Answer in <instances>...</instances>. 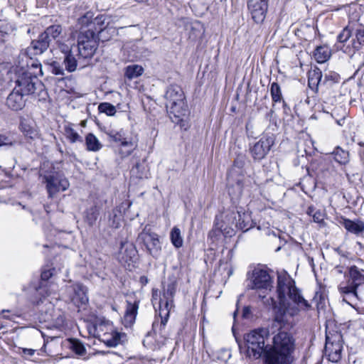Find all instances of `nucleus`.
Masks as SVG:
<instances>
[{"label": "nucleus", "instance_id": "f257e3e1", "mask_svg": "<svg viewBox=\"0 0 364 364\" xmlns=\"http://www.w3.org/2000/svg\"><path fill=\"white\" fill-rule=\"evenodd\" d=\"M269 333L267 328H261L245 335L247 356L255 360L262 358L263 364H294L296 343L293 336L280 331L272 337L271 344H266Z\"/></svg>", "mask_w": 364, "mask_h": 364}, {"label": "nucleus", "instance_id": "f03ea898", "mask_svg": "<svg viewBox=\"0 0 364 364\" xmlns=\"http://www.w3.org/2000/svg\"><path fill=\"white\" fill-rule=\"evenodd\" d=\"M277 299L280 306H284L283 313L277 315L273 324L279 325L287 322V316L299 315L300 311H307L311 308V304L304 299L301 291L296 287L295 281L289 275L279 274L277 277Z\"/></svg>", "mask_w": 364, "mask_h": 364}, {"label": "nucleus", "instance_id": "7ed1b4c3", "mask_svg": "<svg viewBox=\"0 0 364 364\" xmlns=\"http://www.w3.org/2000/svg\"><path fill=\"white\" fill-rule=\"evenodd\" d=\"M102 18V16H97L95 18L92 23L94 26H98V28H95V31L92 28H82L78 34L76 50L80 57L83 58L92 57L97 48L98 40L102 38V41H105L102 35L105 31V27H102L104 24V20Z\"/></svg>", "mask_w": 364, "mask_h": 364}, {"label": "nucleus", "instance_id": "20e7f679", "mask_svg": "<svg viewBox=\"0 0 364 364\" xmlns=\"http://www.w3.org/2000/svg\"><path fill=\"white\" fill-rule=\"evenodd\" d=\"M248 280L247 289L255 290L256 294L262 300L264 305L276 308V300L272 296L267 298L273 287L272 280L267 271L255 268L251 274H249Z\"/></svg>", "mask_w": 364, "mask_h": 364}, {"label": "nucleus", "instance_id": "39448f33", "mask_svg": "<svg viewBox=\"0 0 364 364\" xmlns=\"http://www.w3.org/2000/svg\"><path fill=\"white\" fill-rule=\"evenodd\" d=\"M347 277L346 282L339 284L338 291L343 295V301L355 307L356 304L353 301L359 299V290L364 285V272L356 266H352L349 268Z\"/></svg>", "mask_w": 364, "mask_h": 364}, {"label": "nucleus", "instance_id": "423d86ee", "mask_svg": "<svg viewBox=\"0 0 364 364\" xmlns=\"http://www.w3.org/2000/svg\"><path fill=\"white\" fill-rule=\"evenodd\" d=\"M11 75H14L11 77V80H14L15 88L26 95L34 94L37 90L41 89L43 86L35 74L26 70L23 67L21 69L12 68Z\"/></svg>", "mask_w": 364, "mask_h": 364}, {"label": "nucleus", "instance_id": "0eeeda50", "mask_svg": "<svg viewBox=\"0 0 364 364\" xmlns=\"http://www.w3.org/2000/svg\"><path fill=\"white\" fill-rule=\"evenodd\" d=\"M223 223L226 227L221 225L218 228L221 232L229 235L235 231V228L247 232L253 227V222L250 213L238 210L228 211L225 215Z\"/></svg>", "mask_w": 364, "mask_h": 364}, {"label": "nucleus", "instance_id": "6e6552de", "mask_svg": "<svg viewBox=\"0 0 364 364\" xmlns=\"http://www.w3.org/2000/svg\"><path fill=\"white\" fill-rule=\"evenodd\" d=\"M168 283L166 289L164 290L162 298L159 302V316H161V326L164 327L169 317V312L173 306V297L175 296L178 279L174 275L168 277Z\"/></svg>", "mask_w": 364, "mask_h": 364}, {"label": "nucleus", "instance_id": "1a4fd4ad", "mask_svg": "<svg viewBox=\"0 0 364 364\" xmlns=\"http://www.w3.org/2000/svg\"><path fill=\"white\" fill-rule=\"evenodd\" d=\"M43 182L46 185L48 197L53 198L58 193L66 191L70 183L61 173L52 172L43 176Z\"/></svg>", "mask_w": 364, "mask_h": 364}, {"label": "nucleus", "instance_id": "9d476101", "mask_svg": "<svg viewBox=\"0 0 364 364\" xmlns=\"http://www.w3.org/2000/svg\"><path fill=\"white\" fill-rule=\"evenodd\" d=\"M325 349L330 361L333 363L339 361L343 349L342 335L338 332L326 333Z\"/></svg>", "mask_w": 364, "mask_h": 364}, {"label": "nucleus", "instance_id": "9b49d317", "mask_svg": "<svg viewBox=\"0 0 364 364\" xmlns=\"http://www.w3.org/2000/svg\"><path fill=\"white\" fill-rule=\"evenodd\" d=\"M275 136L273 134H264L259 140L250 147V153L255 160H262L269 152L274 144Z\"/></svg>", "mask_w": 364, "mask_h": 364}, {"label": "nucleus", "instance_id": "f8f14e48", "mask_svg": "<svg viewBox=\"0 0 364 364\" xmlns=\"http://www.w3.org/2000/svg\"><path fill=\"white\" fill-rule=\"evenodd\" d=\"M138 240L144 244L149 254L155 258L159 257L161 246L159 235L156 233L144 230L139 235Z\"/></svg>", "mask_w": 364, "mask_h": 364}, {"label": "nucleus", "instance_id": "ddd939ff", "mask_svg": "<svg viewBox=\"0 0 364 364\" xmlns=\"http://www.w3.org/2000/svg\"><path fill=\"white\" fill-rule=\"evenodd\" d=\"M107 134L109 141L114 142L127 149V150L122 154L123 156L130 155L137 146L136 141L133 140L132 137L126 136L125 132L122 129L120 131L110 130L107 132Z\"/></svg>", "mask_w": 364, "mask_h": 364}, {"label": "nucleus", "instance_id": "4468645a", "mask_svg": "<svg viewBox=\"0 0 364 364\" xmlns=\"http://www.w3.org/2000/svg\"><path fill=\"white\" fill-rule=\"evenodd\" d=\"M33 56L34 55H29L27 54L26 50L21 52L18 55L15 67L13 68L21 69V67H23L26 70L35 74V76L37 77L38 75H43L41 64L39 60L34 59L33 58Z\"/></svg>", "mask_w": 364, "mask_h": 364}, {"label": "nucleus", "instance_id": "2eb2a0df", "mask_svg": "<svg viewBox=\"0 0 364 364\" xmlns=\"http://www.w3.org/2000/svg\"><path fill=\"white\" fill-rule=\"evenodd\" d=\"M55 272V268L44 269L41 272V282L38 287L36 288V291L43 298L48 296L56 290V284L53 282H49V279L54 276Z\"/></svg>", "mask_w": 364, "mask_h": 364}, {"label": "nucleus", "instance_id": "dca6fc26", "mask_svg": "<svg viewBox=\"0 0 364 364\" xmlns=\"http://www.w3.org/2000/svg\"><path fill=\"white\" fill-rule=\"evenodd\" d=\"M353 34L355 38L351 41V47L346 46L341 48L343 51L353 56L356 51L360 50L364 46V26L358 23H353Z\"/></svg>", "mask_w": 364, "mask_h": 364}, {"label": "nucleus", "instance_id": "f3484780", "mask_svg": "<svg viewBox=\"0 0 364 364\" xmlns=\"http://www.w3.org/2000/svg\"><path fill=\"white\" fill-rule=\"evenodd\" d=\"M247 7L257 23L263 22L268 8V0H248Z\"/></svg>", "mask_w": 364, "mask_h": 364}, {"label": "nucleus", "instance_id": "a211bd4d", "mask_svg": "<svg viewBox=\"0 0 364 364\" xmlns=\"http://www.w3.org/2000/svg\"><path fill=\"white\" fill-rule=\"evenodd\" d=\"M167 112L171 120L176 124L183 121V118L187 115V105L184 101L178 102H172L171 104H166Z\"/></svg>", "mask_w": 364, "mask_h": 364}, {"label": "nucleus", "instance_id": "6ab92c4d", "mask_svg": "<svg viewBox=\"0 0 364 364\" xmlns=\"http://www.w3.org/2000/svg\"><path fill=\"white\" fill-rule=\"evenodd\" d=\"M51 45L48 37L41 33L37 39L33 40L25 50L29 55H38L46 52Z\"/></svg>", "mask_w": 364, "mask_h": 364}, {"label": "nucleus", "instance_id": "aec40b11", "mask_svg": "<svg viewBox=\"0 0 364 364\" xmlns=\"http://www.w3.org/2000/svg\"><path fill=\"white\" fill-rule=\"evenodd\" d=\"M347 232L356 236H360L364 232V221L359 219L352 220L346 218L341 217L338 220Z\"/></svg>", "mask_w": 364, "mask_h": 364}, {"label": "nucleus", "instance_id": "412c9836", "mask_svg": "<svg viewBox=\"0 0 364 364\" xmlns=\"http://www.w3.org/2000/svg\"><path fill=\"white\" fill-rule=\"evenodd\" d=\"M137 250L135 245L129 241L121 242L120 249L119 251L118 259L120 262L127 263L132 261L136 256Z\"/></svg>", "mask_w": 364, "mask_h": 364}, {"label": "nucleus", "instance_id": "4be33fe9", "mask_svg": "<svg viewBox=\"0 0 364 364\" xmlns=\"http://www.w3.org/2000/svg\"><path fill=\"white\" fill-rule=\"evenodd\" d=\"M25 96L26 95L14 87L13 91L7 97V106L13 110L21 109L25 105Z\"/></svg>", "mask_w": 364, "mask_h": 364}, {"label": "nucleus", "instance_id": "5701e85b", "mask_svg": "<svg viewBox=\"0 0 364 364\" xmlns=\"http://www.w3.org/2000/svg\"><path fill=\"white\" fill-rule=\"evenodd\" d=\"M102 336L101 341L109 347H115L122 343L127 337L125 333L115 331L113 327L107 334H104Z\"/></svg>", "mask_w": 364, "mask_h": 364}, {"label": "nucleus", "instance_id": "b1692460", "mask_svg": "<svg viewBox=\"0 0 364 364\" xmlns=\"http://www.w3.org/2000/svg\"><path fill=\"white\" fill-rule=\"evenodd\" d=\"M139 301L134 298L129 297L127 300V306L124 314V321L127 324H132L136 317L139 309Z\"/></svg>", "mask_w": 364, "mask_h": 364}, {"label": "nucleus", "instance_id": "393cba45", "mask_svg": "<svg viewBox=\"0 0 364 364\" xmlns=\"http://www.w3.org/2000/svg\"><path fill=\"white\" fill-rule=\"evenodd\" d=\"M72 290L74 294L71 300L75 305L85 304L88 301L85 286L81 284H75L72 286Z\"/></svg>", "mask_w": 364, "mask_h": 364}, {"label": "nucleus", "instance_id": "a878e982", "mask_svg": "<svg viewBox=\"0 0 364 364\" xmlns=\"http://www.w3.org/2000/svg\"><path fill=\"white\" fill-rule=\"evenodd\" d=\"M165 98L166 100V104L185 100L184 93L178 85H171L166 92Z\"/></svg>", "mask_w": 364, "mask_h": 364}, {"label": "nucleus", "instance_id": "bb28decb", "mask_svg": "<svg viewBox=\"0 0 364 364\" xmlns=\"http://www.w3.org/2000/svg\"><path fill=\"white\" fill-rule=\"evenodd\" d=\"M323 75L318 68H316L309 72L308 85L316 92L318 91L319 85H323L322 83Z\"/></svg>", "mask_w": 364, "mask_h": 364}, {"label": "nucleus", "instance_id": "cd10ccee", "mask_svg": "<svg viewBox=\"0 0 364 364\" xmlns=\"http://www.w3.org/2000/svg\"><path fill=\"white\" fill-rule=\"evenodd\" d=\"M244 191V181L242 178H238L235 183L230 184L228 187V193L234 202L240 198Z\"/></svg>", "mask_w": 364, "mask_h": 364}, {"label": "nucleus", "instance_id": "c85d7f7f", "mask_svg": "<svg viewBox=\"0 0 364 364\" xmlns=\"http://www.w3.org/2000/svg\"><path fill=\"white\" fill-rule=\"evenodd\" d=\"M77 56L78 55L77 51H73L71 53H68L63 57V65L65 66V69L68 73H73L77 70L78 65V59H77Z\"/></svg>", "mask_w": 364, "mask_h": 364}, {"label": "nucleus", "instance_id": "c756f323", "mask_svg": "<svg viewBox=\"0 0 364 364\" xmlns=\"http://www.w3.org/2000/svg\"><path fill=\"white\" fill-rule=\"evenodd\" d=\"M113 327L112 324L109 321H97L93 326V336L95 337L98 338L100 341L102 339V335L107 334L112 328Z\"/></svg>", "mask_w": 364, "mask_h": 364}, {"label": "nucleus", "instance_id": "7c9ffc66", "mask_svg": "<svg viewBox=\"0 0 364 364\" xmlns=\"http://www.w3.org/2000/svg\"><path fill=\"white\" fill-rule=\"evenodd\" d=\"M63 33V28L59 24H55L48 26L46 28V29L43 32L44 35H46L48 37V39L50 43H52L53 41H56V43H58L60 41L59 38Z\"/></svg>", "mask_w": 364, "mask_h": 364}, {"label": "nucleus", "instance_id": "2f4dec72", "mask_svg": "<svg viewBox=\"0 0 364 364\" xmlns=\"http://www.w3.org/2000/svg\"><path fill=\"white\" fill-rule=\"evenodd\" d=\"M331 55V49L326 46H318L314 52V59L318 63L326 62L330 58Z\"/></svg>", "mask_w": 364, "mask_h": 364}, {"label": "nucleus", "instance_id": "473e14b6", "mask_svg": "<svg viewBox=\"0 0 364 364\" xmlns=\"http://www.w3.org/2000/svg\"><path fill=\"white\" fill-rule=\"evenodd\" d=\"M85 144L87 149L90 151H98L102 147L98 139L92 133L87 134L85 137Z\"/></svg>", "mask_w": 364, "mask_h": 364}, {"label": "nucleus", "instance_id": "72a5a7b5", "mask_svg": "<svg viewBox=\"0 0 364 364\" xmlns=\"http://www.w3.org/2000/svg\"><path fill=\"white\" fill-rule=\"evenodd\" d=\"M270 94L273 103H277L282 101L283 106H287L286 102L283 100L281 87L277 82H272L271 84Z\"/></svg>", "mask_w": 364, "mask_h": 364}, {"label": "nucleus", "instance_id": "f704fd0d", "mask_svg": "<svg viewBox=\"0 0 364 364\" xmlns=\"http://www.w3.org/2000/svg\"><path fill=\"white\" fill-rule=\"evenodd\" d=\"M334 160L341 165H346L349 162V153L341 147L337 146L332 153Z\"/></svg>", "mask_w": 364, "mask_h": 364}, {"label": "nucleus", "instance_id": "c9c22d12", "mask_svg": "<svg viewBox=\"0 0 364 364\" xmlns=\"http://www.w3.org/2000/svg\"><path fill=\"white\" fill-rule=\"evenodd\" d=\"M161 341H154L153 336L148 334L143 341V344L147 348L152 350L159 349L163 345H164L165 338L161 337Z\"/></svg>", "mask_w": 364, "mask_h": 364}, {"label": "nucleus", "instance_id": "e433bc0d", "mask_svg": "<svg viewBox=\"0 0 364 364\" xmlns=\"http://www.w3.org/2000/svg\"><path fill=\"white\" fill-rule=\"evenodd\" d=\"M144 68L139 65H131L126 68L124 75L128 79L136 78L142 75Z\"/></svg>", "mask_w": 364, "mask_h": 364}, {"label": "nucleus", "instance_id": "4c0bfd02", "mask_svg": "<svg viewBox=\"0 0 364 364\" xmlns=\"http://www.w3.org/2000/svg\"><path fill=\"white\" fill-rule=\"evenodd\" d=\"M353 34V23H349L337 36L338 43H346Z\"/></svg>", "mask_w": 364, "mask_h": 364}, {"label": "nucleus", "instance_id": "58836bf2", "mask_svg": "<svg viewBox=\"0 0 364 364\" xmlns=\"http://www.w3.org/2000/svg\"><path fill=\"white\" fill-rule=\"evenodd\" d=\"M170 238L172 244L177 248L182 247L183 237L181 236V230L177 227H174L170 233Z\"/></svg>", "mask_w": 364, "mask_h": 364}, {"label": "nucleus", "instance_id": "ea45409f", "mask_svg": "<svg viewBox=\"0 0 364 364\" xmlns=\"http://www.w3.org/2000/svg\"><path fill=\"white\" fill-rule=\"evenodd\" d=\"M339 79L340 77L337 73L329 72L328 73H326L322 77V83L323 85L330 87L334 84L338 83Z\"/></svg>", "mask_w": 364, "mask_h": 364}, {"label": "nucleus", "instance_id": "a19ab883", "mask_svg": "<svg viewBox=\"0 0 364 364\" xmlns=\"http://www.w3.org/2000/svg\"><path fill=\"white\" fill-rule=\"evenodd\" d=\"M65 134L66 137L70 140V142L75 143L77 141H82V138L78 134V133L70 126L68 125L65 127Z\"/></svg>", "mask_w": 364, "mask_h": 364}, {"label": "nucleus", "instance_id": "79ce46f5", "mask_svg": "<svg viewBox=\"0 0 364 364\" xmlns=\"http://www.w3.org/2000/svg\"><path fill=\"white\" fill-rule=\"evenodd\" d=\"M99 215V211L96 206H92L86 211L85 220L90 225H93Z\"/></svg>", "mask_w": 364, "mask_h": 364}, {"label": "nucleus", "instance_id": "37998d69", "mask_svg": "<svg viewBox=\"0 0 364 364\" xmlns=\"http://www.w3.org/2000/svg\"><path fill=\"white\" fill-rule=\"evenodd\" d=\"M0 314L2 315V317L5 319L14 321L16 318H19L21 316V313L20 310L17 309H3Z\"/></svg>", "mask_w": 364, "mask_h": 364}, {"label": "nucleus", "instance_id": "c03bdc74", "mask_svg": "<svg viewBox=\"0 0 364 364\" xmlns=\"http://www.w3.org/2000/svg\"><path fill=\"white\" fill-rule=\"evenodd\" d=\"M98 109L101 113H105L108 116H113L116 113V108L114 105L108 102L100 103Z\"/></svg>", "mask_w": 364, "mask_h": 364}, {"label": "nucleus", "instance_id": "a18cd8bd", "mask_svg": "<svg viewBox=\"0 0 364 364\" xmlns=\"http://www.w3.org/2000/svg\"><path fill=\"white\" fill-rule=\"evenodd\" d=\"M72 350L79 355H84L86 353V349L80 341L73 339L71 341Z\"/></svg>", "mask_w": 364, "mask_h": 364}, {"label": "nucleus", "instance_id": "49530a36", "mask_svg": "<svg viewBox=\"0 0 364 364\" xmlns=\"http://www.w3.org/2000/svg\"><path fill=\"white\" fill-rule=\"evenodd\" d=\"M48 64L50 66V72L54 75H63L64 73V69L61 66L59 62L53 60L50 63H48Z\"/></svg>", "mask_w": 364, "mask_h": 364}, {"label": "nucleus", "instance_id": "de8ad7c7", "mask_svg": "<svg viewBox=\"0 0 364 364\" xmlns=\"http://www.w3.org/2000/svg\"><path fill=\"white\" fill-rule=\"evenodd\" d=\"M57 43L58 49L64 55H66L68 53H71L73 51H77V47L75 45L68 46L65 43L60 42V41Z\"/></svg>", "mask_w": 364, "mask_h": 364}, {"label": "nucleus", "instance_id": "09e8293b", "mask_svg": "<svg viewBox=\"0 0 364 364\" xmlns=\"http://www.w3.org/2000/svg\"><path fill=\"white\" fill-rule=\"evenodd\" d=\"M22 130H23L25 136L30 139H35L38 136V133L37 130L31 128L30 127L27 126L26 124L22 125Z\"/></svg>", "mask_w": 364, "mask_h": 364}, {"label": "nucleus", "instance_id": "8fccbe9b", "mask_svg": "<svg viewBox=\"0 0 364 364\" xmlns=\"http://www.w3.org/2000/svg\"><path fill=\"white\" fill-rule=\"evenodd\" d=\"M141 165L139 163H136L131 170L132 174L139 178L146 177V174L141 170Z\"/></svg>", "mask_w": 364, "mask_h": 364}, {"label": "nucleus", "instance_id": "3c124183", "mask_svg": "<svg viewBox=\"0 0 364 364\" xmlns=\"http://www.w3.org/2000/svg\"><path fill=\"white\" fill-rule=\"evenodd\" d=\"M13 141L12 139L4 134H0V146H6V145H12Z\"/></svg>", "mask_w": 364, "mask_h": 364}, {"label": "nucleus", "instance_id": "603ef678", "mask_svg": "<svg viewBox=\"0 0 364 364\" xmlns=\"http://www.w3.org/2000/svg\"><path fill=\"white\" fill-rule=\"evenodd\" d=\"M245 164V160L243 156H238L235 161L233 166L234 168L231 170V173L234 171L235 168H242Z\"/></svg>", "mask_w": 364, "mask_h": 364}, {"label": "nucleus", "instance_id": "864d4df0", "mask_svg": "<svg viewBox=\"0 0 364 364\" xmlns=\"http://www.w3.org/2000/svg\"><path fill=\"white\" fill-rule=\"evenodd\" d=\"M313 220L316 223H321L323 220V214L319 211H315L313 214Z\"/></svg>", "mask_w": 364, "mask_h": 364}, {"label": "nucleus", "instance_id": "5fc2aeb1", "mask_svg": "<svg viewBox=\"0 0 364 364\" xmlns=\"http://www.w3.org/2000/svg\"><path fill=\"white\" fill-rule=\"evenodd\" d=\"M36 350L31 348H22V355L25 358H29L33 356Z\"/></svg>", "mask_w": 364, "mask_h": 364}, {"label": "nucleus", "instance_id": "6e6d98bb", "mask_svg": "<svg viewBox=\"0 0 364 364\" xmlns=\"http://www.w3.org/2000/svg\"><path fill=\"white\" fill-rule=\"evenodd\" d=\"M112 226L115 228H117L119 227V221L117 220V215L115 213L114 214V218H113V222H112Z\"/></svg>", "mask_w": 364, "mask_h": 364}, {"label": "nucleus", "instance_id": "4d7b16f0", "mask_svg": "<svg viewBox=\"0 0 364 364\" xmlns=\"http://www.w3.org/2000/svg\"><path fill=\"white\" fill-rule=\"evenodd\" d=\"M250 313V309L249 307H245L242 312L243 317H247V314Z\"/></svg>", "mask_w": 364, "mask_h": 364}, {"label": "nucleus", "instance_id": "13d9d810", "mask_svg": "<svg viewBox=\"0 0 364 364\" xmlns=\"http://www.w3.org/2000/svg\"><path fill=\"white\" fill-rule=\"evenodd\" d=\"M364 296V285L363 287L359 290V299H361V297Z\"/></svg>", "mask_w": 364, "mask_h": 364}, {"label": "nucleus", "instance_id": "bf43d9fd", "mask_svg": "<svg viewBox=\"0 0 364 364\" xmlns=\"http://www.w3.org/2000/svg\"><path fill=\"white\" fill-rule=\"evenodd\" d=\"M308 214L310 215H312L313 216V214L314 213V210L313 208L310 207L308 209V211H307Z\"/></svg>", "mask_w": 364, "mask_h": 364}, {"label": "nucleus", "instance_id": "052dcab7", "mask_svg": "<svg viewBox=\"0 0 364 364\" xmlns=\"http://www.w3.org/2000/svg\"><path fill=\"white\" fill-rule=\"evenodd\" d=\"M58 321H59V323H59V325H62V324L63 323V321H63V317H61V316H60V317H58Z\"/></svg>", "mask_w": 364, "mask_h": 364}, {"label": "nucleus", "instance_id": "680f3d73", "mask_svg": "<svg viewBox=\"0 0 364 364\" xmlns=\"http://www.w3.org/2000/svg\"><path fill=\"white\" fill-rule=\"evenodd\" d=\"M134 1L136 2H139V3H142V2L146 1L147 0H134Z\"/></svg>", "mask_w": 364, "mask_h": 364}, {"label": "nucleus", "instance_id": "e2e57ef3", "mask_svg": "<svg viewBox=\"0 0 364 364\" xmlns=\"http://www.w3.org/2000/svg\"><path fill=\"white\" fill-rule=\"evenodd\" d=\"M237 343H238V346H239L240 349H241V348H242V346H241L240 343L237 340Z\"/></svg>", "mask_w": 364, "mask_h": 364}, {"label": "nucleus", "instance_id": "0e129e2a", "mask_svg": "<svg viewBox=\"0 0 364 364\" xmlns=\"http://www.w3.org/2000/svg\"><path fill=\"white\" fill-rule=\"evenodd\" d=\"M156 323H153V328H154V329H155V328H156Z\"/></svg>", "mask_w": 364, "mask_h": 364}, {"label": "nucleus", "instance_id": "69168bd1", "mask_svg": "<svg viewBox=\"0 0 364 364\" xmlns=\"http://www.w3.org/2000/svg\"><path fill=\"white\" fill-rule=\"evenodd\" d=\"M280 249H281V247H277V248L276 249V252H278Z\"/></svg>", "mask_w": 364, "mask_h": 364}, {"label": "nucleus", "instance_id": "338daca9", "mask_svg": "<svg viewBox=\"0 0 364 364\" xmlns=\"http://www.w3.org/2000/svg\"><path fill=\"white\" fill-rule=\"evenodd\" d=\"M267 99H268L267 96V95H265V96H264V100H267Z\"/></svg>", "mask_w": 364, "mask_h": 364}, {"label": "nucleus", "instance_id": "774afa93", "mask_svg": "<svg viewBox=\"0 0 364 364\" xmlns=\"http://www.w3.org/2000/svg\"><path fill=\"white\" fill-rule=\"evenodd\" d=\"M235 316H236V311L234 312V318L235 317Z\"/></svg>", "mask_w": 364, "mask_h": 364}]
</instances>
